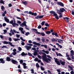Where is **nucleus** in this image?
<instances>
[{
  "label": "nucleus",
  "mask_w": 74,
  "mask_h": 74,
  "mask_svg": "<svg viewBox=\"0 0 74 74\" xmlns=\"http://www.w3.org/2000/svg\"><path fill=\"white\" fill-rule=\"evenodd\" d=\"M70 55L71 56V59L74 60V51L73 50H71V51Z\"/></svg>",
  "instance_id": "nucleus-3"
},
{
  "label": "nucleus",
  "mask_w": 74,
  "mask_h": 74,
  "mask_svg": "<svg viewBox=\"0 0 74 74\" xmlns=\"http://www.w3.org/2000/svg\"><path fill=\"white\" fill-rule=\"evenodd\" d=\"M19 62H20V64H22L23 63V60H21Z\"/></svg>",
  "instance_id": "nucleus-49"
},
{
  "label": "nucleus",
  "mask_w": 74,
  "mask_h": 74,
  "mask_svg": "<svg viewBox=\"0 0 74 74\" xmlns=\"http://www.w3.org/2000/svg\"><path fill=\"white\" fill-rule=\"evenodd\" d=\"M33 12H32L31 11H29V12L28 14H31L32 15V14H33Z\"/></svg>",
  "instance_id": "nucleus-53"
},
{
  "label": "nucleus",
  "mask_w": 74,
  "mask_h": 74,
  "mask_svg": "<svg viewBox=\"0 0 74 74\" xmlns=\"http://www.w3.org/2000/svg\"><path fill=\"white\" fill-rule=\"evenodd\" d=\"M10 24H12H12L14 23V21L12 20L11 21H10Z\"/></svg>",
  "instance_id": "nucleus-48"
},
{
  "label": "nucleus",
  "mask_w": 74,
  "mask_h": 74,
  "mask_svg": "<svg viewBox=\"0 0 74 74\" xmlns=\"http://www.w3.org/2000/svg\"><path fill=\"white\" fill-rule=\"evenodd\" d=\"M41 70H42V71H44V70H45L44 68H42V67H41Z\"/></svg>",
  "instance_id": "nucleus-59"
},
{
  "label": "nucleus",
  "mask_w": 74,
  "mask_h": 74,
  "mask_svg": "<svg viewBox=\"0 0 74 74\" xmlns=\"http://www.w3.org/2000/svg\"><path fill=\"white\" fill-rule=\"evenodd\" d=\"M14 40L15 41H19L20 40V39L18 38H15L14 39Z\"/></svg>",
  "instance_id": "nucleus-29"
},
{
  "label": "nucleus",
  "mask_w": 74,
  "mask_h": 74,
  "mask_svg": "<svg viewBox=\"0 0 74 74\" xmlns=\"http://www.w3.org/2000/svg\"><path fill=\"white\" fill-rule=\"evenodd\" d=\"M51 41L52 42H54V41L57 42V41H58V40L55 39L54 38H53L51 39Z\"/></svg>",
  "instance_id": "nucleus-22"
},
{
  "label": "nucleus",
  "mask_w": 74,
  "mask_h": 74,
  "mask_svg": "<svg viewBox=\"0 0 74 74\" xmlns=\"http://www.w3.org/2000/svg\"><path fill=\"white\" fill-rule=\"evenodd\" d=\"M21 56H26V55H27V53H25V52H23L21 54Z\"/></svg>",
  "instance_id": "nucleus-19"
},
{
  "label": "nucleus",
  "mask_w": 74,
  "mask_h": 74,
  "mask_svg": "<svg viewBox=\"0 0 74 74\" xmlns=\"http://www.w3.org/2000/svg\"><path fill=\"white\" fill-rule=\"evenodd\" d=\"M37 42H33V44H34V45H36L37 44Z\"/></svg>",
  "instance_id": "nucleus-63"
},
{
  "label": "nucleus",
  "mask_w": 74,
  "mask_h": 74,
  "mask_svg": "<svg viewBox=\"0 0 74 74\" xmlns=\"http://www.w3.org/2000/svg\"><path fill=\"white\" fill-rule=\"evenodd\" d=\"M57 71L58 73H60V72H61V70L60 69H57Z\"/></svg>",
  "instance_id": "nucleus-61"
},
{
  "label": "nucleus",
  "mask_w": 74,
  "mask_h": 74,
  "mask_svg": "<svg viewBox=\"0 0 74 74\" xmlns=\"http://www.w3.org/2000/svg\"><path fill=\"white\" fill-rule=\"evenodd\" d=\"M41 27H42L41 25H39L38 26V29H41Z\"/></svg>",
  "instance_id": "nucleus-51"
},
{
  "label": "nucleus",
  "mask_w": 74,
  "mask_h": 74,
  "mask_svg": "<svg viewBox=\"0 0 74 74\" xmlns=\"http://www.w3.org/2000/svg\"><path fill=\"white\" fill-rule=\"evenodd\" d=\"M39 54H40V55H41V54H42V55H43V56H42L43 59H44V58H45L46 56H47V54H46L45 53H44L40 52Z\"/></svg>",
  "instance_id": "nucleus-5"
},
{
  "label": "nucleus",
  "mask_w": 74,
  "mask_h": 74,
  "mask_svg": "<svg viewBox=\"0 0 74 74\" xmlns=\"http://www.w3.org/2000/svg\"><path fill=\"white\" fill-rule=\"evenodd\" d=\"M12 25L13 27H15L16 26H19V25L17 23H14L12 24Z\"/></svg>",
  "instance_id": "nucleus-14"
},
{
  "label": "nucleus",
  "mask_w": 74,
  "mask_h": 74,
  "mask_svg": "<svg viewBox=\"0 0 74 74\" xmlns=\"http://www.w3.org/2000/svg\"><path fill=\"white\" fill-rule=\"evenodd\" d=\"M43 60L45 61V62H46V63H49V62H50L51 60V59L49 58H47L46 57V56L44 58Z\"/></svg>",
  "instance_id": "nucleus-4"
},
{
  "label": "nucleus",
  "mask_w": 74,
  "mask_h": 74,
  "mask_svg": "<svg viewBox=\"0 0 74 74\" xmlns=\"http://www.w3.org/2000/svg\"><path fill=\"white\" fill-rule=\"evenodd\" d=\"M26 24V21H24L23 22V23L21 24V25H23V26H24Z\"/></svg>",
  "instance_id": "nucleus-34"
},
{
  "label": "nucleus",
  "mask_w": 74,
  "mask_h": 74,
  "mask_svg": "<svg viewBox=\"0 0 74 74\" xmlns=\"http://www.w3.org/2000/svg\"><path fill=\"white\" fill-rule=\"evenodd\" d=\"M18 71V72H19V73H22V71L20 69H18L17 70Z\"/></svg>",
  "instance_id": "nucleus-50"
},
{
  "label": "nucleus",
  "mask_w": 74,
  "mask_h": 74,
  "mask_svg": "<svg viewBox=\"0 0 74 74\" xmlns=\"http://www.w3.org/2000/svg\"><path fill=\"white\" fill-rule=\"evenodd\" d=\"M19 30H20V31H23V28L22 27H21L19 28Z\"/></svg>",
  "instance_id": "nucleus-47"
},
{
  "label": "nucleus",
  "mask_w": 74,
  "mask_h": 74,
  "mask_svg": "<svg viewBox=\"0 0 74 74\" xmlns=\"http://www.w3.org/2000/svg\"><path fill=\"white\" fill-rule=\"evenodd\" d=\"M36 66L37 68H39L40 67V66L38 63H36Z\"/></svg>",
  "instance_id": "nucleus-36"
},
{
  "label": "nucleus",
  "mask_w": 74,
  "mask_h": 74,
  "mask_svg": "<svg viewBox=\"0 0 74 74\" xmlns=\"http://www.w3.org/2000/svg\"><path fill=\"white\" fill-rule=\"evenodd\" d=\"M59 14V15L60 16H59V18H62V13H58V14Z\"/></svg>",
  "instance_id": "nucleus-23"
},
{
  "label": "nucleus",
  "mask_w": 74,
  "mask_h": 74,
  "mask_svg": "<svg viewBox=\"0 0 74 74\" xmlns=\"http://www.w3.org/2000/svg\"><path fill=\"white\" fill-rule=\"evenodd\" d=\"M45 21H42L41 23L42 26H44V25L45 24Z\"/></svg>",
  "instance_id": "nucleus-28"
},
{
  "label": "nucleus",
  "mask_w": 74,
  "mask_h": 74,
  "mask_svg": "<svg viewBox=\"0 0 74 74\" xmlns=\"http://www.w3.org/2000/svg\"><path fill=\"white\" fill-rule=\"evenodd\" d=\"M68 67L71 70H73V67H72L71 66L69 65Z\"/></svg>",
  "instance_id": "nucleus-32"
},
{
  "label": "nucleus",
  "mask_w": 74,
  "mask_h": 74,
  "mask_svg": "<svg viewBox=\"0 0 74 74\" xmlns=\"http://www.w3.org/2000/svg\"><path fill=\"white\" fill-rule=\"evenodd\" d=\"M60 62L61 64H62L63 66H64V65H65V63H66L65 62L62 61V60H60Z\"/></svg>",
  "instance_id": "nucleus-10"
},
{
  "label": "nucleus",
  "mask_w": 74,
  "mask_h": 74,
  "mask_svg": "<svg viewBox=\"0 0 74 74\" xmlns=\"http://www.w3.org/2000/svg\"><path fill=\"white\" fill-rule=\"evenodd\" d=\"M32 30V31H34V33H37V34H40V35H41L42 36H45V34L44 33H40V32H38V31L37 29L34 28H33L31 29Z\"/></svg>",
  "instance_id": "nucleus-1"
},
{
  "label": "nucleus",
  "mask_w": 74,
  "mask_h": 74,
  "mask_svg": "<svg viewBox=\"0 0 74 74\" xmlns=\"http://www.w3.org/2000/svg\"><path fill=\"white\" fill-rule=\"evenodd\" d=\"M29 32H28L25 33V36H28V35H29Z\"/></svg>",
  "instance_id": "nucleus-44"
},
{
  "label": "nucleus",
  "mask_w": 74,
  "mask_h": 74,
  "mask_svg": "<svg viewBox=\"0 0 74 74\" xmlns=\"http://www.w3.org/2000/svg\"><path fill=\"white\" fill-rule=\"evenodd\" d=\"M55 52L56 53V55L57 56H63V55H62L60 53H59L58 54L57 52L55 51Z\"/></svg>",
  "instance_id": "nucleus-18"
},
{
  "label": "nucleus",
  "mask_w": 74,
  "mask_h": 74,
  "mask_svg": "<svg viewBox=\"0 0 74 74\" xmlns=\"http://www.w3.org/2000/svg\"><path fill=\"white\" fill-rule=\"evenodd\" d=\"M28 55L29 56H32L33 55V54H31L30 53H28Z\"/></svg>",
  "instance_id": "nucleus-43"
},
{
  "label": "nucleus",
  "mask_w": 74,
  "mask_h": 74,
  "mask_svg": "<svg viewBox=\"0 0 74 74\" xmlns=\"http://www.w3.org/2000/svg\"><path fill=\"white\" fill-rule=\"evenodd\" d=\"M41 47H44L45 48H47V45H41Z\"/></svg>",
  "instance_id": "nucleus-26"
},
{
  "label": "nucleus",
  "mask_w": 74,
  "mask_h": 74,
  "mask_svg": "<svg viewBox=\"0 0 74 74\" xmlns=\"http://www.w3.org/2000/svg\"><path fill=\"white\" fill-rule=\"evenodd\" d=\"M22 2L25 5H26L27 4V3L26 1H22Z\"/></svg>",
  "instance_id": "nucleus-21"
},
{
  "label": "nucleus",
  "mask_w": 74,
  "mask_h": 74,
  "mask_svg": "<svg viewBox=\"0 0 74 74\" xmlns=\"http://www.w3.org/2000/svg\"><path fill=\"white\" fill-rule=\"evenodd\" d=\"M0 3L4 4V2L3 1V0H1V1H0Z\"/></svg>",
  "instance_id": "nucleus-35"
},
{
  "label": "nucleus",
  "mask_w": 74,
  "mask_h": 74,
  "mask_svg": "<svg viewBox=\"0 0 74 74\" xmlns=\"http://www.w3.org/2000/svg\"><path fill=\"white\" fill-rule=\"evenodd\" d=\"M1 9L2 10V11H4V9H5V8H4V6H1Z\"/></svg>",
  "instance_id": "nucleus-27"
},
{
  "label": "nucleus",
  "mask_w": 74,
  "mask_h": 74,
  "mask_svg": "<svg viewBox=\"0 0 74 74\" xmlns=\"http://www.w3.org/2000/svg\"><path fill=\"white\" fill-rule=\"evenodd\" d=\"M44 16V15H42L40 16H37L36 17H35V19H38V18L41 19V18H42Z\"/></svg>",
  "instance_id": "nucleus-6"
},
{
  "label": "nucleus",
  "mask_w": 74,
  "mask_h": 74,
  "mask_svg": "<svg viewBox=\"0 0 74 74\" xmlns=\"http://www.w3.org/2000/svg\"><path fill=\"white\" fill-rule=\"evenodd\" d=\"M6 61H8V62H10V61L11 60V59L10 58L7 57L6 58Z\"/></svg>",
  "instance_id": "nucleus-20"
},
{
  "label": "nucleus",
  "mask_w": 74,
  "mask_h": 74,
  "mask_svg": "<svg viewBox=\"0 0 74 74\" xmlns=\"http://www.w3.org/2000/svg\"><path fill=\"white\" fill-rule=\"evenodd\" d=\"M38 53L36 51H35L33 55L34 56H36V55H37Z\"/></svg>",
  "instance_id": "nucleus-31"
},
{
  "label": "nucleus",
  "mask_w": 74,
  "mask_h": 74,
  "mask_svg": "<svg viewBox=\"0 0 74 74\" xmlns=\"http://www.w3.org/2000/svg\"><path fill=\"white\" fill-rule=\"evenodd\" d=\"M3 43L5 44H8V42L6 41H4Z\"/></svg>",
  "instance_id": "nucleus-39"
},
{
  "label": "nucleus",
  "mask_w": 74,
  "mask_h": 74,
  "mask_svg": "<svg viewBox=\"0 0 74 74\" xmlns=\"http://www.w3.org/2000/svg\"><path fill=\"white\" fill-rule=\"evenodd\" d=\"M6 23H3V27H5V26H6Z\"/></svg>",
  "instance_id": "nucleus-57"
},
{
  "label": "nucleus",
  "mask_w": 74,
  "mask_h": 74,
  "mask_svg": "<svg viewBox=\"0 0 74 74\" xmlns=\"http://www.w3.org/2000/svg\"><path fill=\"white\" fill-rule=\"evenodd\" d=\"M10 45H11V47H15V45H12V43H10Z\"/></svg>",
  "instance_id": "nucleus-54"
},
{
  "label": "nucleus",
  "mask_w": 74,
  "mask_h": 74,
  "mask_svg": "<svg viewBox=\"0 0 74 74\" xmlns=\"http://www.w3.org/2000/svg\"><path fill=\"white\" fill-rule=\"evenodd\" d=\"M63 19H67V20H68V19H69V18H68L67 17H63Z\"/></svg>",
  "instance_id": "nucleus-38"
},
{
  "label": "nucleus",
  "mask_w": 74,
  "mask_h": 74,
  "mask_svg": "<svg viewBox=\"0 0 74 74\" xmlns=\"http://www.w3.org/2000/svg\"><path fill=\"white\" fill-rule=\"evenodd\" d=\"M67 59L69 60H71V58H70V57H68V58H67Z\"/></svg>",
  "instance_id": "nucleus-58"
},
{
  "label": "nucleus",
  "mask_w": 74,
  "mask_h": 74,
  "mask_svg": "<svg viewBox=\"0 0 74 74\" xmlns=\"http://www.w3.org/2000/svg\"><path fill=\"white\" fill-rule=\"evenodd\" d=\"M4 20H5V22H6L7 23H9L10 20H9V19L7 18L6 17H4Z\"/></svg>",
  "instance_id": "nucleus-16"
},
{
  "label": "nucleus",
  "mask_w": 74,
  "mask_h": 74,
  "mask_svg": "<svg viewBox=\"0 0 74 74\" xmlns=\"http://www.w3.org/2000/svg\"><path fill=\"white\" fill-rule=\"evenodd\" d=\"M52 36L55 35L56 37H59V36H58V33L55 32H54L52 33Z\"/></svg>",
  "instance_id": "nucleus-8"
},
{
  "label": "nucleus",
  "mask_w": 74,
  "mask_h": 74,
  "mask_svg": "<svg viewBox=\"0 0 74 74\" xmlns=\"http://www.w3.org/2000/svg\"><path fill=\"white\" fill-rule=\"evenodd\" d=\"M45 26H47V27H48L49 26V25L48 23H45Z\"/></svg>",
  "instance_id": "nucleus-41"
},
{
  "label": "nucleus",
  "mask_w": 74,
  "mask_h": 74,
  "mask_svg": "<svg viewBox=\"0 0 74 74\" xmlns=\"http://www.w3.org/2000/svg\"><path fill=\"white\" fill-rule=\"evenodd\" d=\"M51 32L49 31H47V32H46V34H51Z\"/></svg>",
  "instance_id": "nucleus-25"
},
{
  "label": "nucleus",
  "mask_w": 74,
  "mask_h": 74,
  "mask_svg": "<svg viewBox=\"0 0 74 74\" xmlns=\"http://www.w3.org/2000/svg\"><path fill=\"white\" fill-rule=\"evenodd\" d=\"M57 4L58 5H60V6H62V7H63L64 6V4L63 3L61 2H57Z\"/></svg>",
  "instance_id": "nucleus-9"
},
{
  "label": "nucleus",
  "mask_w": 74,
  "mask_h": 74,
  "mask_svg": "<svg viewBox=\"0 0 74 74\" xmlns=\"http://www.w3.org/2000/svg\"><path fill=\"white\" fill-rule=\"evenodd\" d=\"M68 54V53H66V57H67V58H69L70 57V56L69 55L67 54Z\"/></svg>",
  "instance_id": "nucleus-40"
},
{
  "label": "nucleus",
  "mask_w": 74,
  "mask_h": 74,
  "mask_svg": "<svg viewBox=\"0 0 74 74\" xmlns=\"http://www.w3.org/2000/svg\"><path fill=\"white\" fill-rule=\"evenodd\" d=\"M8 7H12V4L11 3H9L8 4Z\"/></svg>",
  "instance_id": "nucleus-52"
},
{
  "label": "nucleus",
  "mask_w": 74,
  "mask_h": 74,
  "mask_svg": "<svg viewBox=\"0 0 74 74\" xmlns=\"http://www.w3.org/2000/svg\"><path fill=\"white\" fill-rule=\"evenodd\" d=\"M0 61H1V63L3 64L5 63V60H4V59L3 58H0Z\"/></svg>",
  "instance_id": "nucleus-12"
},
{
  "label": "nucleus",
  "mask_w": 74,
  "mask_h": 74,
  "mask_svg": "<svg viewBox=\"0 0 74 74\" xmlns=\"http://www.w3.org/2000/svg\"><path fill=\"white\" fill-rule=\"evenodd\" d=\"M31 73L32 74H34V69H31Z\"/></svg>",
  "instance_id": "nucleus-33"
},
{
  "label": "nucleus",
  "mask_w": 74,
  "mask_h": 74,
  "mask_svg": "<svg viewBox=\"0 0 74 74\" xmlns=\"http://www.w3.org/2000/svg\"><path fill=\"white\" fill-rule=\"evenodd\" d=\"M38 58H39V59H41L42 57H41V56H40V55H38Z\"/></svg>",
  "instance_id": "nucleus-60"
},
{
  "label": "nucleus",
  "mask_w": 74,
  "mask_h": 74,
  "mask_svg": "<svg viewBox=\"0 0 74 74\" xmlns=\"http://www.w3.org/2000/svg\"><path fill=\"white\" fill-rule=\"evenodd\" d=\"M20 38L21 40L22 41H26V40L23 39V38H22V37H20Z\"/></svg>",
  "instance_id": "nucleus-42"
},
{
  "label": "nucleus",
  "mask_w": 74,
  "mask_h": 74,
  "mask_svg": "<svg viewBox=\"0 0 74 74\" xmlns=\"http://www.w3.org/2000/svg\"><path fill=\"white\" fill-rule=\"evenodd\" d=\"M16 18H17L18 19H20L21 21H22V20H23V21H25V18H24L22 19L21 18H20V17H17Z\"/></svg>",
  "instance_id": "nucleus-24"
},
{
  "label": "nucleus",
  "mask_w": 74,
  "mask_h": 74,
  "mask_svg": "<svg viewBox=\"0 0 74 74\" xmlns=\"http://www.w3.org/2000/svg\"><path fill=\"white\" fill-rule=\"evenodd\" d=\"M9 41H12V39H11V38L9 37Z\"/></svg>",
  "instance_id": "nucleus-62"
},
{
  "label": "nucleus",
  "mask_w": 74,
  "mask_h": 74,
  "mask_svg": "<svg viewBox=\"0 0 74 74\" xmlns=\"http://www.w3.org/2000/svg\"><path fill=\"white\" fill-rule=\"evenodd\" d=\"M38 58H36L34 59V61H35V62H38Z\"/></svg>",
  "instance_id": "nucleus-37"
},
{
  "label": "nucleus",
  "mask_w": 74,
  "mask_h": 74,
  "mask_svg": "<svg viewBox=\"0 0 74 74\" xmlns=\"http://www.w3.org/2000/svg\"><path fill=\"white\" fill-rule=\"evenodd\" d=\"M55 62H56L58 66H60V62L58 60V58H56L55 59Z\"/></svg>",
  "instance_id": "nucleus-7"
},
{
  "label": "nucleus",
  "mask_w": 74,
  "mask_h": 74,
  "mask_svg": "<svg viewBox=\"0 0 74 74\" xmlns=\"http://www.w3.org/2000/svg\"><path fill=\"white\" fill-rule=\"evenodd\" d=\"M27 67H28L26 66V65L25 66H23V68H24V69H27Z\"/></svg>",
  "instance_id": "nucleus-56"
},
{
  "label": "nucleus",
  "mask_w": 74,
  "mask_h": 74,
  "mask_svg": "<svg viewBox=\"0 0 74 74\" xmlns=\"http://www.w3.org/2000/svg\"><path fill=\"white\" fill-rule=\"evenodd\" d=\"M50 13L51 14H53V15L55 16V18L57 19H59L58 16V14L55 13V12L54 11H51L50 12Z\"/></svg>",
  "instance_id": "nucleus-2"
},
{
  "label": "nucleus",
  "mask_w": 74,
  "mask_h": 74,
  "mask_svg": "<svg viewBox=\"0 0 74 74\" xmlns=\"http://www.w3.org/2000/svg\"><path fill=\"white\" fill-rule=\"evenodd\" d=\"M37 13H32V15H34V16H37Z\"/></svg>",
  "instance_id": "nucleus-30"
},
{
  "label": "nucleus",
  "mask_w": 74,
  "mask_h": 74,
  "mask_svg": "<svg viewBox=\"0 0 74 74\" xmlns=\"http://www.w3.org/2000/svg\"><path fill=\"white\" fill-rule=\"evenodd\" d=\"M70 73L71 74H74V72L73 71H72Z\"/></svg>",
  "instance_id": "nucleus-64"
},
{
  "label": "nucleus",
  "mask_w": 74,
  "mask_h": 74,
  "mask_svg": "<svg viewBox=\"0 0 74 74\" xmlns=\"http://www.w3.org/2000/svg\"><path fill=\"white\" fill-rule=\"evenodd\" d=\"M18 49L19 51H22V48L20 47H18Z\"/></svg>",
  "instance_id": "nucleus-45"
},
{
  "label": "nucleus",
  "mask_w": 74,
  "mask_h": 74,
  "mask_svg": "<svg viewBox=\"0 0 74 74\" xmlns=\"http://www.w3.org/2000/svg\"><path fill=\"white\" fill-rule=\"evenodd\" d=\"M12 54L13 55H15L16 54V52H13L12 53Z\"/></svg>",
  "instance_id": "nucleus-46"
},
{
  "label": "nucleus",
  "mask_w": 74,
  "mask_h": 74,
  "mask_svg": "<svg viewBox=\"0 0 74 74\" xmlns=\"http://www.w3.org/2000/svg\"><path fill=\"white\" fill-rule=\"evenodd\" d=\"M11 61L12 63H13V64H16L17 63H18V62L14 60H11Z\"/></svg>",
  "instance_id": "nucleus-13"
},
{
  "label": "nucleus",
  "mask_w": 74,
  "mask_h": 74,
  "mask_svg": "<svg viewBox=\"0 0 74 74\" xmlns=\"http://www.w3.org/2000/svg\"><path fill=\"white\" fill-rule=\"evenodd\" d=\"M16 36L17 38H19L20 37V35H19V34H16Z\"/></svg>",
  "instance_id": "nucleus-55"
},
{
  "label": "nucleus",
  "mask_w": 74,
  "mask_h": 74,
  "mask_svg": "<svg viewBox=\"0 0 74 74\" xmlns=\"http://www.w3.org/2000/svg\"><path fill=\"white\" fill-rule=\"evenodd\" d=\"M40 51H41L42 52H45V53H46V54H49V52L48 51H46L44 50H42Z\"/></svg>",
  "instance_id": "nucleus-17"
},
{
  "label": "nucleus",
  "mask_w": 74,
  "mask_h": 74,
  "mask_svg": "<svg viewBox=\"0 0 74 74\" xmlns=\"http://www.w3.org/2000/svg\"><path fill=\"white\" fill-rule=\"evenodd\" d=\"M25 47L26 48H27V51H29V49H31V48H32L31 46H29L27 45L25 46Z\"/></svg>",
  "instance_id": "nucleus-11"
},
{
  "label": "nucleus",
  "mask_w": 74,
  "mask_h": 74,
  "mask_svg": "<svg viewBox=\"0 0 74 74\" xmlns=\"http://www.w3.org/2000/svg\"><path fill=\"white\" fill-rule=\"evenodd\" d=\"M61 12H63L64 11H66V10L64 8H61L60 9Z\"/></svg>",
  "instance_id": "nucleus-15"
}]
</instances>
